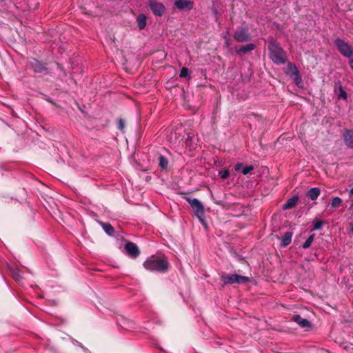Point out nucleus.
<instances>
[{"label": "nucleus", "instance_id": "nucleus-33", "mask_svg": "<svg viewBox=\"0 0 353 353\" xmlns=\"http://www.w3.org/2000/svg\"><path fill=\"white\" fill-rule=\"evenodd\" d=\"M214 203L217 204V205H223V201H221V200H219V201H214Z\"/></svg>", "mask_w": 353, "mask_h": 353}, {"label": "nucleus", "instance_id": "nucleus-39", "mask_svg": "<svg viewBox=\"0 0 353 353\" xmlns=\"http://www.w3.org/2000/svg\"><path fill=\"white\" fill-rule=\"evenodd\" d=\"M223 37L225 38V39H227L226 35H223Z\"/></svg>", "mask_w": 353, "mask_h": 353}, {"label": "nucleus", "instance_id": "nucleus-14", "mask_svg": "<svg viewBox=\"0 0 353 353\" xmlns=\"http://www.w3.org/2000/svg\"><path fill=\"white\" fill-rule=\"evenodd\" d=\"M256 48V45L252 43H248L246 45L241 46L239 48L236 49V52L239 55H244L251 51L254 50Z\"/></svg>", "mask_w": 353, "mask_h": 353}, {"label": "nucleus", "instance_id": "nucleus-32", "mask_svg": "<svg viewBox=\"0 0 353 353\" xmlns=\"http://www.w3.org/2000/svg\"><path fill=\"white\" fill-rule=\"evenodd\" d=\"M75 343H76V345H79L81 347L83 348V350L85 351V352H88V348L85 347L81 343L78 342L77 341H75Z\"/></svg>", "mask_w": 353, "mask_h": 353}, {"label": "nucleus", "instance_id": "nucleus-13", "mask_svg": "<svg viewBox=\"0 0 353 353\" xmlns=\"http://www.w3.org/2000/svg\"><path fill=\"white\" fill-rule=\"evenodd\" d=\"M292 320L303 328H310L312 326L311 323L306 319H303L299 314H294Z\"/></svg>", "mask_w": 353, "mask_h": 353}, {"label": "nucleus", "instance_id": "nucleus-12", "mask_svg": "<svg viewBox=\"0 0 353 353\" xmlns=\"http://www.w3.org/2000/svg\"><path fill=\"white\" fill-rule=\"evenodd\" d=\"M343 137L345 145L353 149V130H345Z\"/></svg>", "mask_w": 353, "mask_h": 353}, {"label": "nucleus", "instance_id": "nucleus-21", "mask_svg": "<svg viewBox=\"0 0 353 353\" xmlns=\"http://www.w3.org/2000/svg\"><path fill=\"white\" fill-rule=\"evenodd\" d=\"M100 224L108 236H113L114 235L115 230L110 223L100 222Z\"/></svg>", "mask_w": 353, "mask_h": 353}, {"label": "nucleus", "instance_id": "nucleus-22", "mask_svg": "<svg viewBox=\"0 0 353 353\" xmlns=\"http://www.w3.org/2000/svg\"><path fill=\"white\" fill-rule=\"evenodd\" d=\"M335 92L337 94L339 99L347 100V94L340 83L339 86L336 88Z\"/></svg>", "mask_w": 353, "mask_h": 353}, {"label": "nucleus", "instance_id": "nucleus-30", "mask_svg": "<svg viewBox=\"0 0 353 353\" xmlns=\"http://www.w3.org/2000/svg\"><path fill=\"white\" fill-rule=\"evenodd\" d=\"M117 128L122 132H124L125 130V122L122 119H119L117 123Z\"/></svg>", "mask_w": 353, "mask_h": 353}, {"label": "nucleus", "instance_id": "nucleus-3", "mask_svg": "<svg viewBox=\"0 0 353 353\" xmlns=\"http://www.w3.org/2000/svg\"><path fill=\"white\" fill-rule=\"evenodd\" d=\"M185 199L190 204L194 216L199 219V222L204 226H206L205 208L202 202L196 198L185 197Z\"/></svg>", "mask_w": 353, "mask_h": 353}, {"label": "nucleus", "instance_id": "nucleus-35", "mask_svg": "<svg viewBox=\"0 0 353 353\" xmlns=\"http://www.w3.org/2000/svg\"><path fill=\"white\" fill-rule=\"evenodd\" d=\"M212 12L215 14V15H217L219 14L218 12V10L214 8V9H212Z\"/></svg>", "mask_w": 353, "mask_h": 353}, {"label": "nucleus", "instance_id": "nucleus-23", "mask_svg": "<svg viewBox=\"0 0 353 353\" xmlns=\"http://www.w3.org/2000/svg\"><path fill=\"white\" fill-rule=\"evenodd\" d=\"M326 223L325 221H322L318 219H314L312 222V231L321 230L323 228V225Z\"/></svg>", "mask_w": 353, "mask_h": 353}, {"label": "nucleus", "instance_id": "nucleus-36", "mask_svg": "<svg viewBox=\"0 0 353 353\" xmlns=\"http://www.w3.org/2000/svg\"><path fill=\"white\" fill-rule=\"evenodd\" d=\"M350 194L351 195H353V187L350 189Z\"/></svg>", "mask_w": 353, "mask_h": 353}, {"label": "nucleus", "instance_id": "nucleus-16", "mask_svg": "<svg viewBox=\"0 0 353 353\" xmlns=\"http://www.w3.org/2000/svg\"><path fill=\"white\" fill-rule=\"evenodd\" d=\"M137 23L139 30H143L147 25V17L144 14H140L137 17Z\"/></svg>", "mask_w": 353, "mask_h": 353}, {"label": "nucleus", "instance_id": "nucleus-15", "mask_svg": "<svg viewBox=\"0 0 353 353\" xmlns=\"http://www.w3.org/2000/svg\"><path fill=\"white\" fill-rule=\"evenodd\" d=\"M234 168L235 171H239L242 168L241 172L243 174L247 175L254 169V167L252 165L243 166V163H238L234 165Z\"/></svg>", "mask_w": 353, "mask_h": 353}, {"label": "nucleus", "instance_id": "nucleus-38", "mask_svg": "<svg viewBox=\"0 0 353 353\" xmlns=\"http://www.w3.org/2000/svg\"><path fill=\"white\" fill-rule=\"evenodd\" d=\"M351 231H352V232H353V225H352V227H351Z\"/></svg>", "mask_w": 353, "mask_h": 353}, {"label": "nucleus", "instance_id": "nucleus-2", "mask_svg": "<svg viewBox=\"0 0 353 353\" xmlns=\"http://www.w3.org/2000/svg\"><path fill=\"white\" fill-rule=\"evenodd\" d=\"M145 269L150 272L165 273L168 271L169 263L166 258L156 255L148 257L143 264Z\"/></svg>", "mask_w": 353, "mask_h": 353}, {"label": "nucleus", "instance_id": "nucleus-19", "mask_svg": "<svg viewBox=\"0 0 353 353\" xmlns=\"http://www.w3.org/2000/svg\"><path fill=\"white\" fill-rule=\"evenodd\" d=\"M293 233L292 232H286L284 233V236L281 240V245L283 248H286L292 242V237Z\"/></svg>", "mask_w": 353, "mask_h": 353}, {"label": "nucleus", "instance_id": "nucleus-7", "mask_svg": "<svg viewBox=\"0 0 353 353\" xmlns=\"http://www.w3.org/2000/svg\"><path fill=\"white\" fill-rule=\"evenodd\" d=\"M28 67L32 70L35 73L47 74L48 73V68L47 63L42 62L35 58L31 57L28 60Z\"/></svg>", "mask_w": 353, "mask_h": 353}, {"label": "nucleus", "instance_id": "nucleus-18", "mask_svg": "<svg viewBox=\"0 0 353 353\" xmlns=\"http://www.w3.org/2000/svg\"><path fill=\"white\" fill-rule=\"evenodd\" d=\"M9 271L12 278L17 282L20 283L22 280V276L21 274V270L17 268L9 267Z\"/></svg>", "mask_w": 353, "mask_h": 353}, {"label": "nucleus", "instance_id": "nucleus-20", "mask_svg": "<svg viewBox=\"0 0 353 353\" xmlns=\"http://www.w3.org/2000/svg\"><path fill=\"white\" fill-rule=\"evenodd\" d=\"M298 200H299V196H293L292 197L289 199L284 203V205H283V210H289V209L292 208L296 205V203H297Z\"/></svg>", "mask_w": 353, "mask_h": 353}, {"label": "nucleus", "instance_id": "nucleus-6", "mask_svg": "<svg viewBox=\"0 0 353 353\" xmlns=\"http://www.w3.org/2000/svg\"><path fill=\"white\" fill-rule=\"evenodd\" d=\"M285 73L293 80V81L299 88L303 87V83L302 77L294 63L292 62H289L288 63L285 69Z\"/></svg>", "mask_w": 353, "mask_h": 353}, {"label": "nucleus", "instance_id": "nucleus-25", "mask_svg": "<svg viewBox=\"0 0 353 353\" xmlns=\"http://www.w3.org/2000/svg\"><path fill=\"white\" fill-rule=\"evenodd\" d=\"M180 78L190 79L191 72L190 70L186 67H183L179 73Z\"/></svg>", "mask_w": 353, "mask_h": 353}, {"label": "nucleus", "instance_id": "nucleus-1", "mask_svg": "<svg viewBox=\"0 0 353 353\" xmlns=\"http://www.w3.org/2000/svg\"><path fill=\"white\" fill-rule=\"evenodd\" d=\"M269 57L276 65H280L287 62V53L281 44L273 37L268 39Z\"/></svg>", "mask_w": 353, "mask_h": 353}, {"label": "nucleus", "instance_id": "nucleus-31", "mask_svg": "<svg viewBox=\"0 0 353 353\" xmlns=\"http://www.w3.org/2000/svg\"><path fill=\"white\" fill-rule=\"evenodd\" d=\"M349 59L348 63H349L350 68H351V70L353 72V56L351 57V59Z\"/></svg>", "mask_w": 353, "mask_h": 353}, {"label": "nucleus", "instance_id": "nucleus-29", "mask_svg": "<svg viewBox=\"0 0 353 353\" xmlns=\"http://www.w3.org/2000/svg\"><path fill=\"white\" fill-rule=\"evenodd\" d=\"M121 327L125 330H129L131 328H134L133 323L131 322H129L126 320H123V325H121Z\"/></svg>", "mask_w": 353, "mask_h": 353}, {"label": "nucleus", "instance_id": "nucleus-11", "mask_svg": "<svg viewBox=\"0 0 353 353\" xmlns=\"http://www.w3.org/2000/svg\"><path fill=\"white\" fill-rule=\"evenodd\" d=\"M174 6L181 10H191L194 8V2L190 0H176Z\"/></svg>", "mask_w": 353, "mask_h": 353}, {"label": "nucleus", "instance_id": "nucleus-4", "mask_svg": "<svg viewBox=\"0 0 353 353\" xmlns=\"http://www.w3.org/2000/svg\"><path fill=\"white\" fill-rule=\"evenodd\" d=\"M333 43L337 50L343 57L347 59H351V57L353 56L352 46L340 37L336 38Z\"/></svg>", "mask_w": 353, "mask_h": 353}, {"label": "nucleus", "instance_id": "nucleus-27", "mask_svg": "<svg viewBox=\"0 0 353 353\" xmlns=\"http://www.w3.org/2000/svg\"><path fill=\"white\" fill-rule=\"evenodd\" d=\"M342 203V199L339 196H334L332 199L331 207L333 208H339Z\"/></svg>", "mask_w": 353, "mask_h": 353}, {"label": "nucleus", "instance_id": "nucleus-24", "mask_svg": "<svg viewBox=\"0 0 353 353\" xmlns=\"http://www.w3.org/2000/svg\"><path fill=\"white\" fill-rule=\"evenodd\" d=\"M168 161L167 158L163 155L159 157V166L161 170H165L168 168Z\"/></svg>", "mask_w": 353, "mask_h": 353}, {"label": "nucleus", "instance_id": "nucleus-34", "mask_svg": "<svg viewBox=\"0 0 353 353\" xmlns=\"http://www.w3.org/2000/svg\"><path fill=\"white\" fill-rule=\"evenodd\" d=\"M192 136H191V134L189 133V134H188V138L186 139V141H187V143H188L189 141H191V139H192Z\"/></svg>", "mask_w": 353, "mask_h": 353}, {"label": "nucleus", "instance_id": "nucleus-9", "mask_svg": "<svg viewBox=\"0 0 353 353\" xmlns=\"http://www.w3.org/2000/svg\"><path fill=\"white\" fill-rule=\"evenodd\" d=\"M148 6L152 14L157 17H162L166 11L165 6L162 3L155 0H150Z\"/></svg>", "mask_w": 353, "mask_h": 353}, {"label": "nucleus", "instance_id": "nucleus-8", "mask_svg": "<svg viewBox=\"0 0 353 353\" xmlns=\"http://www.w3.org/2000/svg\"><path fill=\"white\" fill-rule=\"evenodd\" d=\"M233 37L239 43L249 41L251 39L250 33L248 26H239L234 31Z\"/></svg>", "mask_w": 353, "mask_h": 353}, {"label": "nucleus", "instance_id": "nucleus-26", "mask_svg": "<svg viewBox=\"0 0 353 353\" xmlns=\"http://www.w3.org/2000/svg\"><path fill=\"white\" fill-rule=\"evenodd\" d=\"M315 237L314 234H312L309 236V237L305 240V241L303 243L302 248L304 249H307L310 247L312 243L313 242Z\"/></svg>", "mask_w": 353, "mask_h": 353}, {"label": "nucleus", "instance_id": "nucleus-28", "mask_svg": "<svg viewBox=\"0 0 353 353\" xmlns=\"http://www.w3.org/2000/svg\"><path fill=\"white\" fill-rule=\"evenodd\" d=\"M219 175L222 179H226L230 176V171L227 168H223L219 171Z\"/></svg>", "mask_w": 353, "mask_h": 353}, {"label": "nucleus", "instance_id": "nucleus-17", "mask_svg": "<svg viewBox=\"0 0 353 353\" xmlns=\"http://www.w3.org/2000/svg\"><path fill=\"white\" fill-rule=\"evenodd\" d=\"M321 190L319 188H312L307 190L306 192V195L310 198L312 201H315L317 199L319 196L320 195Z\"/></svg>", "mask_w": 353, "mask_h": 353}, {"label": "nucleus", "instance_id": "nucleus-37", "mask_svg": "<svg viewBox=\"0 0 353 353\" xmlns=\"http://www.w3.org/2000/svg\"><path fill=\"white\" fill-rule=\"evenodd\" d=\"M350 210H353V203L350 205Z\"/></svg>", "mask_w": 353, "mask_h": 353}, {"label": "nucleus", "instance_id": "nucleus-5", "mask_svg": "<svg viewBox=\"0 0 353 353\" xmlns=\"http://www.w3.org/2000/svg\"><path fill=\"white\" fill-rule=\"evenodd\" d=\"M220 280L223 282V287L225 285H230L233 283L243 284L250 281V279L249 277L236 274L221 275Z\"/></svg>", "mask_w": 353, "mask_h": 353}, {"label": "nucleus", "instance_id": "nucleus-10", "mask_svg": "<svg viewBox=\"0 0 353 353\" xmlns=\"http://www.w3.org/2000/svg\"><path fill=\"white\" fill-rule=\"evenodd\" d=\"M125 253L131 259H137L140 254V250L136 243L127 242L124 246Z\"/></svg>", "mask_w": 353, "mask_h": 353}]
</instances>
